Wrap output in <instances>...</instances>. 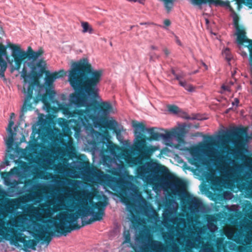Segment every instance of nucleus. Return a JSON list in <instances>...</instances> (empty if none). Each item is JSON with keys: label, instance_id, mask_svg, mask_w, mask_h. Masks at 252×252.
<instances>
[{"label": "nucleus", "instance_id": "nucleus-28", "mask_svg": "<svg viewBox=\"0 0 252 252\" xmlns=\"http://www.w3.org/2000/svg\"><path fill=\"white\" fill-rule=\"evenodd\" d=\"M205 147L207 149L203 150L202 153L208 157L216 158L217 155H218V150L212 147L211 144H207Z\"/></svg>", "mask_w": 252, "mask_h": 252}, {"label": "nucleus", "instance_id": "nucleus-36", "mask_svg": "<svg viewBox=\"0 0 252 252\" xmlns=\"http://www.w3.org/2000/svg\"><path fill=\"white\" fill-rule=\"evenodd\" d=\"M234 197L233 193L229 191H225L223 192V197L224 199L229 200L232 199Z\"/></svg>", "mask_w": 252, "mask_h": 252}, {"label": "nucleus", "instance_id": "nucleus-17", "mask_svg": "<svg viewBox=\"0 0 252 252\" xmlns=\"http://www.w3.org/2000/svg\"><path fill=\"white\" fill-rule=\"evenodd\" d=\"M59 78L57 73H47L45 78V85L48 88L47 93L49 95V100L53 103H55L56 100L55 96L56 93L53 89V84L57 78Z\"/></svg>", "mask_w": 252, "mask_h": 252}, {"label": "nucleus", "instance_id": "nucleus-53", "mask_svg": "<svg viewBox=\"0 0 252 252\" xmlns=\"http://www.w3.org/2000/svg\"><path fill=\"white\" fill-rule=\"evenodd\" d=\"M222 89L224 91H229V88L228 86L225 85H222L221 87Z\"/></svg>", "mask_w": 252, "mask_h": 252}, {"label": "nucleus", "instance_id": "nucleus-5", "mask_svg": "<svg viewBox=\"0 0 252 252\" xmlns=\"http://www.w3.org/2000/svg\"><path fill=\"white\" fill-rule=\"evenodd\" d=\"M135 138L133 144L130 146V149L134 155H138L137 157L132 156L131 153L126 149L123 150L122 156L125 161L131 167L138 164H142L143 160L148 159L158 148L155 146L146 145L145 139H141L142 134L135 130Z\"/></svg>", "mask_w": 252, "mask_h": 252}, {"label": "nucleus", "instance_id": "nucleus-14", "mask_svg": "<svg viewBox=\"0 0 252 252\" xmlns=\"http://www.w3.org/2000/svg\"><path fill=\"white\" fill-rule=\"evenodd\" d=\"M18 172L17 167H14L10 170V172H3L1 174V177L3 179V182L5 185L11 187L9 188L6 191L5 194L10 197L16 196L24 192V189H19L18 185L19 181L13 180L11 181V176L16 174Z\"/></svg>", "mask_w": 252, "mask_h": 252}, {"label": "nucleus", "instance_id": "nucleus-56", "mask_svg": "<svg viewBox=\"0 0 252 252\" xmlns=\"http://www.w3.org/2000/svg\"><path fill=\"white\" fill-rule=\"evenodd\" d=\"M42 61H38V62L37 63L36 65H37V66H38V67H41V66H42V64H42Z\"/></svg>", "mask_w": 252, "mask_h": 252}, {"label": "nucleus", "instance_id": "nucleus-37", "mask_svg": "<svg viewBox=\"0 0 252 252\" xmlns=\"http://www.w3.org/2000/svg\"><path fill=\"white\" fill-rule=\"evenodd\" d=\"M246 191L249 196L252 197V180L248 182L247 187L246 188Z\"/></svg>", "mask_w": 252, "mask_h": 252}, {"label": "nucleus", "instance_id": "nucleus-32", "mask_svg": "<svg viewBox=\"0 0 252 252\" xmlns=\"http://www.w3.org/2000/svg\"><path fill=\"white\" fill-rule=\"evenodd\" d=\"M81 26L83 28L82 32L92 34L94 32V29L87 22H81Z\"/></svg>", "mask_w": 252, "mask_h": 252}, {"label": "nucleus", "instance_id": "nucleus-2", "mask_svg": "<svg viewBox=\"0 0 252 252\" xmlns=\"http://www.w3.org/2000/svg\"><path fill=\"white\" fill-rule=\"evenodd\" d=\"M102 76V70L93 69L85 59L73 63L68 72V82L76 93L69 95V103L61 104L57 100L55 103L67 118H73L76 126L73 129L75 131H82L83 127L80 120L84 119L80 114L96 107L91 102L99 97L97 86Z\"/></svg>", "mask_w": 252, "mask_h": 252}, {"label": "nucleus", "instance_id": "nucleus-13", "mask_svg": "<svg viewBox=\"0 0 252 252\" xmlns=\"http://www.w3.org/2000/svg\"><path fill=\"white\" fill-rule=\"evenodd\" d=\"M165 209L162 214L164 223L172 222L178 226L186 225V220L181 218H176L175 214L178 210V203L175 199L169 200L166 202Z\"/></svg>", "mask_w": 252, "mask_h": 252}, {"label": "nucleus", "instance_id": "nucleus-64", "mask_svg": "<svg viewBox=\"0 0 252 252\" xmlns=\"http://www.w3.org/2000/svg\"><path fill=\"white\" fill-rule=\"evenodd\" d=\"M44 69V67L41 68L40 69V71H41V72H42V73L43 72Z\"/></svg>", "mask_w": 252, "mask_h": 252}, {"label": "nucleus", "instance_id": "nucleus-49", "mask_svg": "<svg viewBox=\"0 0 252 252\" xmlns=\"http://www.w3.org/2000/svg\"><path fill=\"white\" fill-rule=\"evenodd\" d=\"M164 238H166L167 239H169L170 240L173 241V237L170 234H168L167 236L164 237Z\"/></svg>", "mask_w": 252, "mask_h": 252}, {"label": "nucleus", "instance_id": "nucleus-44", "mask_svg": "<svg viewBox=\"0 0 252 252\" xmlns=\"http://www.w3.org/2000/svg\"><path fill=\"white\" fill-rule=\"evenodd\" d=\"M42 101L44 103L45 106L48 110L50 108V105L49 103H48L46 100V96L44 95L42 98Z\"/></svg>", "mask_w": 252, "mask_h": 252}, {"label": "nucleus", "instance_id": "nucleus-21", "mask_svg": "<svg viewBox=\"0 0 252 252\" xmlns=\"http://www.w3.org/2000/svg\"><path fill=\"white\" fill-rule=\"evenodd\" d=\"M22 199L26 202L32 201L34 204H37L42 201L43 195L39 191H33L24 195Z\"/></svg>", "mask_w": 252, "mask_h": 252}, {"label": "nucleus", "instance_id": "nucleus-4", "mask_svg": "<svg viewBox=\"0 0 252 252\" xmlns=\"http://www.w3.org/2000/svg\"><path fill=\"white\" fill-rule=\"evenodd\" d=\"M136 176L147 185L154 186L155 189L170 190L175 196L182 197L186 192L184 181L178 179L170 181L172 177L168 168L156 162H147L138 166Z\"/></svg>", "mask_w": 252, "mask_h": 252}, {"label": "nucleus", "instance_id": "nucleus-59", "mask_svg": "<svg viewBox=\"0 0 252 252\" xmlns=\"http://www.w3.org/2000/svg\"><path fill=\"white\" fill-rule=\"evenodd\" d=\"M58 151L60 152V153L62 154V155H64V151L61 148L58 149Z\"/></svg>", "mask_w": 252, "mask_h": 252}, {"label": "nucleus", "instance_id": "nucleus-27", "mask_svg": "<svg viewBox=\"0 0 252 252\" xmlns=\"http://www.w3.org/2000/svg\"><path fill=\"white\" fill-rule=\"evenodd\" d=\"M55 182L60 185H69L73 188H78L81 184L80 181L73 180L69 179H66L65 181L56 180Z\"/></svg>", "mask_w": 252, "mask_h": 252}, {"label": "nucleus", "instance_id": "nucleus-1", "mask_svg": "<svg viewBox=\"0 0 252 252\" xmlns=\"http://www.w3.org/2000/svg\"><path fill=\"white\" fill-rule=\"evenodd\" d=\"M92 193L85 190L78 191L67 189L63 194L57 196L58 203L52 208L50 200L47 204H40L39 209L32 205L28 206L24 213L18 215L13 222L14 227H6L4 221L0 220V235L10 241L19 250L30 252L35 249L38 241L27 240L26 232L39 240H42L49 234L51 225L57 236H66L72 231L79 229L82 226L102 220L105 215L106 204L102 202H94Z\"/></svg>", "mask_w": 252, "mask_h": 252}, {"label": "nucleus", "instance_id": "nucleus-45", "mask_svg": "<svg viewBox=\"0 0 252 252\" xmlns=\"http://www.w3.org/2000/svg\"><path fill=\"white\" fill-rule=\"evenodd\" d=\"M185 76H186L184 72L181 71L177 74V76H176V79L179 82L180 80H182V79L184 78L185 77Z\"/></svg>", "mask_w": 252, "mask_h": 252}, {"label": "nucleus", "instance_id": "nucleus-40", "mask_svg": "<svg viewBox=\"0 0 252 252\" xmlns=\"http://www.w3.org/2000/svg\"><path fill=\"white\" fill-rule=\"evenodd\" d=\"M246 166L249 168L251 171H252V158H247L244 162Z\"/></svg>", "mask_w": 252, "mask_h": 252}, {"label": "nucleus", "instance_id": "nucleus-39", "mask_svg": "<svg viewBox=\"0 0 252 252\" xmlns=\"http://www.w3.org/2000/svg\"><path fill=\"white\" fill-rule=\"evenodd\" d=\"M123 235L125 238V240L123 243H129L130 241V236L129 232L128 231H125Z\"/></svg>", "mask_w": 252, "mask_h": 252}, {"label": "nucleus", "instance_id": "nucleus-15", "mask_svg": "<svg viewBox=\"0 0 252 252\" xmlns=\"http://www.w3.org/2000/svg\"><path fill=\"white\" fill-rule=\"evenodd\" d=\"M187 209L191 215H196L205 212V207L201 199L192 195H189L186 199Z\"/></svg>", "mask_w": 252, "mask_h": 252}, {"label": "nucleus", "instance_id": "nucleus-58", "mask_svg": "<svg viewBox=\"0 0 252 252\" xmlns=\"http://www.w3.org/2000/svg\"><path fill=\"white\" fill-rule=\"evenodd\" d=\"M176 42L177 44H178L179 45H181V41H180V40L178 39V38L176 36Z\"/></svg>", "mask_w": 252, "mask_h": 252}, {"label": "nucleus", "instance_id": "nucleus-26", "mask_svg": "<svg viewBox=\"0 0 252 252\" xmlns=\"http://www.w3.org/2000/svg\"><path fill=\"white\" fill-rule=\"evenodd\" d=\"M207 226L208 230L212 232H215L218 229L217 225L215 223L217 222L216 218L213 216H209L207 218Z\"/></svg>", "mask_w": 252, "mask_h": 252}, {"label": "nucleus", "instance_id": "nucleus-33", "mask_svg": "<svg viewBox=\"0 0 252 252\" xmlns=\"http://www.w3.org/2000/svg\"><path fill=\"white\" fill-rule=\"evenodd\" d=\"M181 86L189 92H192L194 91L195 88L190 84H188L185 80H180L179 82Z\"/></svg>", "mask_w": 252, "mask_h": 252}, {"label": "nucleus", "instance_id": "nucleus-35", "mask_svg": "<svg viewBox=\"0 0 252 252\" xmlns=\"http://www.w3.org/2000/svg\"><path fill=\"white\" fill-rule=\"evenodd\" d=\"M59 125L63 129H67L68 126V122L67 121L63 118H59L58 120Z\"/></svg>", "mask_w": 252, "mask_h": 252}, {"label": "nucleus", "instance_id": "nucleus-52", "mask_svg": "<svg viewBox=\"0 0 252 252\" xmlns=\"http://www.w3.org/2000/svg\"><path fill=\"white\" fill-rule=\"evenodd\" d=\"M228 246H229V248L230 250H233L234 247V245L231 243V242H228Z\"/></svg>", "mask_w": 252, "mask_h": 252}, {"label": "nucleus", "instance_id": "nucleus-8", "mask_svg": "<svg viewBox=\"0 0 252 252\" xmlns=\"http://www.w3.org/2000/svg\"><path fill=\"white\" fill-rule=\"evenodd\" d=\"M107 147L110 152L109 156L104 155L103 150H99L96 146H93V152L99 153L103 165L108 168V170L109 172L120 177L125 176L126 175L125 167L116 152V151L119 149V147L112 142H108Z\"/></svg>", "mask_w": 252, "mask_h": 252}, {"label": "nucleus", "instance_id": "nucleus-19", "mask_svg": "<svg viewBox=\"0 0 252 252\" xmlns=\"http://www.w3.org/2000/svg\"><path fill=\"white\" fill-rule=\"evenodd\" d=\"M2 57H4L7 60L8 59L6 47L0 44V77L4 81H6L4 73L7 67V64L6 62L2 59Z\"/></svg>", "mask_w": 252, "mask_h": 252}, {"label": "nucleus", "instance_id": "nucleus-62", "mask_svg": "<svg viewBox=\"0 0 252 252\" xmlns=\"http://www.w3.org/2000/svg\"><path fill=\"white\" fill-rule=\"evenodd\" d=\"M173 252H180L179 248H178L177 249L174 251Z\"/></svg>", "mask_w": 252, "mask_h": 252}, {"label": "nucleus", "instance_id": "nucleus-42", "mask_svg": "<svg viewBox=\"0 0 252 252\" xmlns=\"http://www.w3.org/2000/svg\"><path fill=\"white\" fill-rule=\"evenodd\" d=\"M222 54L225 56L227 60L229 61L231 58L230 50L228 48H225L222 51Z\"/></svg>", "mask_w": 252, "mask_h": 252}, {"label": "nucleus", "instance_id": "nucleus-12", "mask_svg": "<svg viewBox=\"0 0 252 252\" xmlns=\"http://www.w3.org/2000/svg\"><path fill=\"white\" fill-rule=\"evenodd\" d=\"M9 47L11 49V57L12 58L11 61H8L11 71H19L23 61L26 59L28 56L29 57L30 54L33 51L31 47L28 48L26 52L23 50L20 46L14 44H11Z\"/></svg>", "mask_w": 252, "mask_h": 252}, {"label": "nucleus", "instance_id": "nucleus-61", "mask_svg": "<svg viewBox=\"0 0 252 252\" xmlns=\"http://www.w3.org/2000/svg\"><path fill=\"white\" fill-rule=\"evenodd\" d=\"M202 65L205 67V69L207 70L208 69L207 65L204 63H202Z\"/></svg>", "mask_w": 252, "mask_h": 252}, {"label": "nucleus", "instance_id": "nucleus-60", "mask_svg": "<svg viewBox=\"0 0 252 252\" xmlns=\"http://www.w3.org/2000/svg\"><path fill=\"white\" fill-rule=\"evenodd\" d=\"M151 48L153 50H157L158 49V47H157L153 46V45L151 46Z\"/></svg>", "mask_w": 252, "mask_h": 252}, {"label": "nucleus", "instance_id": "nucleus-9", "mask_svg": "<svg viewBox=\"0 0 252 252\" xmlns=\"http://www.w3.org/2000/svg\"><path fill=\"white\" fill-rule=\"evenodd\" d=\"M135 130L141 132H148L151 135V138L154 140H159L162 138L166 143V145L173 148L179 149L180 144L184 142L182 138L177 136L174 133L168 132L165 134L158 133L155 131L157 127L147 128L141 123H136L132 124Z\"/></svg>", "mask_w": 252, "mask_h": 252}, {"label": "nucleus", "instance_id": "nucleus-34", "mask_svg": "<svg viewBox=\"0 0 252 252\" xmlns=\"http://www.w3.org/2000/svg\"><path fill=\"white\" fill-rule=\"evenodd\" d=\"M209 246H210V245L209 243L207 242L202 246L199 252H216L212 247Z\"/></svg>", "mask_w": 252, "mask_h": 252}, {"label": "nucleus", "instance_id": "nucleus-25", "mask_svg": "<svg viewBox=\"0 0 252 252\" xmlns=\"http://www.w3.org/2000/svg\"><path fill=\"white\" fill-rule=\"evenodd\" d=\"M148 246L151 250L157 252H165V247L160 241L149 240Z\"/></svg>", "mask_w": 252, "mask_h": 252}, {"label": "nucleus", "instance_id": "nucleus-48", "mask_svg": "<svg viewBox=\"0 0 252 252\" xmlns=\"http://www.w3.org/2000/svg\"><path fill=\"white\" fill-rule=\"evenodd\" d=\"M164 24L165 26L168 27L170 25L171 22L169 20L166 19L164 21Z\"/></svg>", "mask_w": 252, "mask_h": 252}, {"label": "nucleus", "instance_id": "nucleus-24", "mask_svg": "<svg viewBox=\"0 0 252 252\" xmlns=\"http://www.w3.org/2000/svg\"><path fill=\"white\" fill-rule=\"evenodd\" d=\"M97 111L99 112V115L101 114L100 116L102 117H107L110 113L114 112L112 105L107 101L102 102L101 103V109L98 111L97 108Z\"/></svg>", "mask_w": 252, "mask_h": 252}, {"label": "nucleus", "instance_id": "nucleus-20", "mask_svg": "<svg viewBox=\"0 0 252 252\" xmlns=\"http://www.w3.org/2000/svg\"><path fill=\"white\" fill-rule=\"evenodd\" d=\"M234 26L236 29V34L237 35V41L238 43H243L244 42L249 43V45L251 44V41L248 39L246 36L245 29L242 27L238 25V21L235 18H234Z\"/></svg>", "mask_w": 252, "mask_h": 252}, {"label": "nucleus", "instance_id": "nucleus-22", "mask_svg": "<svg viewBox=\"0 0 252 252\" xmlns=\"http://www.w3.org/2000/svg\"><path fill=\"white\" fill-rule=\"evenodd\" d=\"M68 140L66 143L63 142H61V143L63 146L65 147L64 152L67 157L69 158H75L76 157V150L73 146V140L70 137H68Z\"/></svg>", "mask_w": 252, "mask_h": 252}, {"label": "nucleus", "instance_id": "nucleus-55", "mask_svg": "<svg viewBox=\"0 0 252 252\" xmlns=\"http://www.w3.org/2000/svg\"><path fill=\"white\" fill-rule=\"evenodd\" d=\"M248 217L249 219L252 220V210L248 214Z\"/></svg>", "mask_w": 252, "mask_h": 252}, {"label": "nucleus", "instance_id": "nucleus-11", "mask_svg": "<svg viewBox=\"0 0 252 252\" xmlns=\"http://www.w3.org/2000/svg\"><path fill=\"white\" fill-rule=\"evenodd\" d=\"M244 227L246 229L252 230V221L247 220L245 223L241 224V227ZM223 232L227 238L232 240L237 244L248 245L252 241V232H248L250 235H245L242 232L239 231L235 235V228L226 226L223 228Z\"/></svg>", "mask_w": 252, "mask_h": 252}, {"label": "nucleus", "instance_id": "nucleus-3", "mask_svg": "<svg viewBox=\"0 0 252 252\" xmlns=\"http://www.w3.org/2000/svg\"><path fill=\"white\" fill-rule=\"evenodd\" d=\"M55 170L60 173L65 174L72 178H82L91 182H98L109 187L115 191L119 192L121 201L126 207L127 210L131 214L136 213L140 208L135 203L146 204V200L138 192L137 187L131 182H126L124 179L113 177L97 168H91L90 163L86 161H74L71 163L55 165Z\"/></svg>", "mask_w": 252, "mask_h": 252}, {"label": "nucleus", "instance_id": "nucleus-38", "mask_svg": "<svg viewBox=\"0 0 252 252\" xmlns=\"http://www.w3.org/2000/svg\"><path fill=\"white\" fill-rule=\"evenodd\" d=\"M245 2L248 4L252 5V0H236L238 10H240L241 8V4Z\"/></svg>", "mask_w": 252, "mask_h": 252}, {"label": "nucleus", "instance_id": "nucleus-16", "mask_svg": "<svg viewBox=\"0 0 252 252\" xmlns=\"http://www.w3.org/2000/svg\"><path fill=\"white\" fill-rule=\"evenodd\" d=\"M230 135L234 138L232 144L235 146L242 147L245 143L247 132L243 127H236L230 131Z\"/></svg>", "mask_w": 252, "mask_h": 252}, {"label": "nucleus", "instance_id": "nucleus-10", "mask_svg": "<svg viewBox=\"0 0 252 252\" xmlns=\"http://www.w3.org/2000/svg\"><path fill=\"white\" fill-rule=\"evenodd\" d=\"M229 164L233 166H230L228 163H225L220 164L219 167V170L221 175L225 179L222 182V180L219 177L211 176L209 178L212 185L215 187L221 186V184H225L226 181H229L234 182L238 177L239 170L240 169L241 165L236 163L234 159H229Z\"/></svg>", "mask_w": 252, "mask_h": 252}, {"label": "nucleus", "instance_id": "nucleus-7", "mask_svg": "<svg viewBox=\"0 0 252 252\" xmlns=\"http://www.w3.org/2000/svg\"><path fill=\"white\" fill-rule=\"evenodd\" d=\"M85 113L80 114L81 117L83 116L85 119V120H80V125L83 126L82 130L85 131L88 134L94 133L100 135V133L94 130L93 125L95 127L101 126L103 125L105 127L114 131L117 129L118 123L117 122L114 120H105L103 117L100 116L97 107L88 109Z\"/></svg>", "mask_w": 252, "mask_h": 252}, {"label": "nucleus", "instance_id": "nucleus-29", "mask_svg": "<svg viewBox=\"0 0 252 252\" xmlns=\"http://www.w3.org/2000/svg\"><path fill=\"white\" fill-rule=\"evenodd\" d=\"M47 134L49 138L52 141H56L63 136V133L60 132V130L56 128L49 129L47 131Z\"/></svg>", "mask_w": 252, "mask_h": 252}, {"label": "nucleus", "instance_id": "nucleus-57", "mask_svg": "<svg viewBox=\"0 0 252 252\" xmlns=\"http://www.w3.org/2000/svg\"><path fill=\"white\" fill-rule=\"evenodd\" d=\"M171 72L173 74V75L175 76V78H176V76H177L178 74H177L176 73L175 71L174 70H173V69H172Z\"/></svg>", "mask_w": 252, "mask_h": 252}, {"label": "nucleus", "instance_id": "nucleus-51", "mask_svg": "<svg viewBox=\"0 0 252 252\" xmlns=\"http://www.w3.org/2000/svg\"><path fill=\"white\" fill-rule=\"evenodd\" d=\"M44 161H45L47 163L49 164H52V160L49 158H45V159H44Z\"/></svg>", "mask_w": 252, "mask_h": 252}, {"label": "nucleus", "instance_id": "nucleus-54", "mask_svg": "<svg viewBox=\"0 0 252 252\" xmlns=\"http://www.w3.org/2000/svg\"><path fill=\"white\" fill-rule=\"evenodd\" d=\"M32 184V181L31 180L27 181L25 182V183L26 186L31 185Z\"/></svg>", "mask_w": 252, "mask_h": 252}, {"label": "nucleus", "instance_id": "nucleus-46", "mask_svg": "<svg viewBox=\"0 0 252 252\" xmlns=\"http://www.w3.org/2000/svg\"><path fill=\"white\" fill-rule=\"evenodd\" d=\"M170 248L173 252L174 251L177 249L179 247L176 245V244H175V243H173V244L170 246Z\"/></svg>", "mask_w": 252, "mask_h": 252}, {"label": "nucleus", "instance_id": "nucleus-31", "mask_svg": "<svg viewBox=\"0 0 252 252\" xmlns=\"http://www.w3.org/2000/svg\"><path fill=\"white\" fill-rule=\"evenodd\" d=\"M216 244L218 252H228L226 249V245L223 243V239L222 238H217Z\"/></svg>", "mask_w": 252, "mask_h": 252}, {"label": "nucleus", "instance_id": "nucleus-43", "mask_svg": "<svg viewBox=\"0 0 252 252\" xmlns=\"http://www.w3.org/2000/svg\"><path fill=\"white\" fill-rule=\"evenodd\" d=\"M168 110L174 114H177L179 112V108L175 105H170L168 107Z\"/></svg>", "mask_w": 252, "mask_h": 252}, {"label": "nucleus", "instance_id": "nucleus-47", "mask_svg": "<svg viewBox=\"0 0 252 252\" xmlns=\"http://www.w3.org/2000/svg\"><path fill=\"white\" fill-rule=\"evenodd\" d=\"M40 186H41V184H36L32 185L31 187V189H38L40 188Z\"/></svg>", "mask_w": 252, "mask_h": 252}, {"label": "nucleus", "instance_id": "nucleus-23", "mask_svg": "<svg viewBox=\"0 0 252 252\" xmlns=\"http://www.w3.org/2000/svg\"><path fill=\"white\" fill-rule=\"evenodd\" d=\"M14 123L13 121H9L8 128L7 129L9 134L8 137L6 139H5V141L7 149L8 150L7 151L8 152H9L13 149V145L14 141V137L16 135V134L12 131L11 128V127L14 125Z\"/></svg>", "mask_w": 252, "mask_h": 252}, {"label": "nucleus", "instance_id": "nucleus-18", "mask_svg": "<svg viewBox=\"0 0 252 252\" xmlns=\"http://www.w3.org/2000/svg\"><path fill=\"white\" fill-rule=\"evenodd\" d=\"M203 232V229L202 228H198V232L196 233L192 230L188 231L189 237L192 239L193 241L189 239L186 240L184 239L186 247L192 249L195 246V242L200 243L202 240L201 235Z\"/></svg>", "mask_w": 252, "mask_h": 252}, {"label": "nucleus", "instance_id": "nucleus-41", "mask_svg": "<svg viewBox=\"0 0 252 252\" xmlns=\"http://www.w3.org/2000/svg\"><path fill=\"white\" fill-rule=\"evenodd\" d=\"M123 130V127L121 126V127H119L117 129H116L114 131L116 133L117 138L121 141L122 139V135L121 134V132Z\"/></svg>", "mask_w": 252, "mask_h": 252}, {"label": "nucleus", "instance_id": "nucleus-6", "mask_svg": "<svg viewBox=\"0 0 252 252\" xmlns=\"http://www.w3.org/2000/svg\"><path fill=\"white\" fill-rule=\"evenodd\" d=\"M43 53V50L41 49L35 52L33 51L30 54L28 60L24 63V67L21 72V76L24 79L22 92L25 95V97L21 109L20 116L21 119L24 117L25 112L32 109V103L31 101L32 98L33 85L31 81L28 80L30 77L27 74L28 71L29 70L31 72H34L36 69L34 66V61L38 59Z\"/></svg>", "mask_w": 252, "mask_h": 252}, {"label": "nucleus", "instance_id": "nucleus-50", "mask_svg": "<svg viewBox=\"0 0 252 252\" xmlns=\"http://www.w3.org/2000/svg\"><path fill=\"white\" fill-rule=\"evenodd\" d=\"M163 51L164 53L165 54V55H166V56H168L169 55V54H170L169 51L166 48H164L163 50Z\"/></svg>", "mask_w": 252, "mask_h": 252}, {"label": "nucleus", "instance_id": "nucleus-63", "mask_svg": "<svg viewBox=\"0 0 252 252\" xmlns=\"http://www.w3.org/2000/svg\"><path fill=\"white\" fill-rule=\"evenodd\" d=\"M197 72H198V70H197L194 71L193 72L190 73V74H195V73H197Z\"/></svg>", "mask_w": 252, "mask_h": 252}, {"label": "nucleus", "instance_id": "nucleus-30", "mask_svg": "<svg viewBox=\"0 0 252 252\" xmlns=\"http://www.w3.org/2000/svg\"><path fill=\"white\" fill-rule=\"evenodd\" d=\"M19 204L18 199H11L7 200L4 205V208L7 211L12 210L15 208H17Z\"/></svg>", "mask_w": 252, "mask_h": 252}]
</instances>
